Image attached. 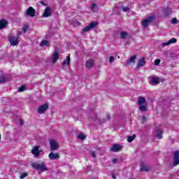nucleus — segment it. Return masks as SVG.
Segmentation results:
<instances>
[{
    "label": "nucleus",
    "mask_w": 179,
    "mask_h": 179,
    "mask_svg": "<svg viewBox=\"0 0 179 179\" xmlns=\"http://www.w3.org/2000/svg\"><path fill=\"white\" fill-rule=\"evenodd\" d=\"M138 103L139 106L138 108L140 111H142V113H145V111H147L148 108H146V99H145V97H138Z\"/></svg>",
    "instance_id": "nucleus-1"
},
{
    "label": "nucleus",
    "mask_w": 179,
    "mask_h": 179,
    "mask_svg": "<svg viewBox=\"0 0 179 179\" xmlns=\"http://www.w3.org/2000/svg\"><path fill=\"white\" fill-rule=\"evenodd\" d=\"M31 166L34 169H36V170H38L39 171H47L48 170V168H47V166H45V164H38L37 162H34L31 164Z\"/></svg>",
    "instance_id": "nucleus-2"
},
{
    "label": "nucleus",
    "mask_w": 179,
    "mask_h": 179,
    "mask_svg": "<svg viewBox=\"0 0 179 179\" xmlns=\"http://www.w3.org/2000/svg\"><path fill=\"white\" fill-rule=\"evenodd\" d=\"M153 20H155V16L151 15V16L148 17L147 19L143 20L142 27H145L146 29V27H148V26H149V24L152 23V22H153Z\"/></svg>",
    "instance_id": "nucleus-3"
},
{
    "label": "nucleus",
    "mask_w": 179,
    "mask_h": 179,
    "mask_svg": "<svg viewBox=\"0 0 179 179\" xmlns=\"http://www.w3.org/2000/svg\"><path fill=\"white\" fill-rule=\"evenodd\" d=\"M97 24H99V22H91L90 24H88L87 27H85L84 29H83V31L84 33L90 31V30H92V29H94V27H96V26H97Z\"/></svg>",
    "instance_id": "nucleus-4"
},
{
    "label": "nucleus",
    "mask_w": 179,
    "mask_h": 179,
    "mask_svg": "<svg viewBox=\"0 0 179 179\" xmlns=\"http://www.w3.org/2000/svg\"><path fill=\"white\" fill-rule=\"evenodd\" d=\"M178 164H179V150H176L173 152V166L176 167V166H178Z\"/></svg>",
    "instance_id": "nucleus-5"
},
{
    "label": "nucleus",
    "mask_w": 179,
    "mask_h": 179,
    "mask_svg": "<svg viewBox=\"0 0 179 179\" xmlns=\"http://www.w3.org/2000/svg\"><path fill=\"white\" fill-rule=\"evenodd\" d=\"M8 41L10 45H17V44H19V38L17 36H9Z\"/></svg>",
    "instance_id": "nucleus-6"
},
{
    "label": "nucleus",
    "mask_w": 179,
    "mask_h": 179,
    "mask_svg": "<svg viewBox=\"0 0 179 179\" xmlns=\"http://www.w3.org/2000/svg\"><path fill=\"white\" fill-rule=\"evenodd\" d=\"M47 110H48V103H45L38 108V113L39 114H44Z\"/></svg>",
    "instance_id": "nucleus-7"
},
{
    "label": "nucleus",
    "mask_w": 179,
    "mask_h": 179,
    "mask_svg": "<svg viewBox=\"0 0 179 179\" xmlns=\"http://www.w3.org/2000/svg\"><path fill=\"white\" fill-rule=\"evenodd\" d=\"M50 16H52V10H51V8L47 7L43 13V17H50Z\"/></svg>",
    "instance_id": "nucleus-8"
},
{
    "label": "nucleus",
    "mask_w": 179,
    "mask_h": 179,
    "mask_svg": "<svg viewBox=\"0 0 179 179\" xmlns=\"http://www.w3.org/2000/svg\"><path fill=\"white\" fill-rule=\"evenodd\" d=\"M25 15H27L28 16H31V17H34V16H36V10H34L33 7H29L27 10Z\"/></svg>",
    "instance_id": "nucleus-9"
},
{
    "label": "nucleus",
    "mask_w": 179,
    "mask_h": 179,
    "mask_svg": "<svg viewBox=\"0 0 179 179\" xmlns=\"http://www.w3.org/2000/svg\"><path fill=\"white\" fill-rule=\"evenodd\" d=\"M50 150L52 152H54V150H57L58 149V143H57L55 140H50Z\"/></svg>",
    "instance_id": "nucleus-10"
},
{
    "label": "nucleus",
    "mask_w": 179,
    "mask_h": 179,
    "mask_svg": "<svg viewBox=\"0 0 179 179\" xmlns=\"http://www.w3.org/2000/svg\"><path fill=\"white\" fill-rule=\"evenodd\" d=\"M121 149H122V147L120 145L114 144L110 148V152H120V150H121Z\"/></svg>",
    "instance_id": "nucleus-11"
},
{
    "label": "nucleus",
    "mask_w": 179,
    "mask_h": 179,
    "mask_svg": "<svg viewBox=\"0 0 179 179\" xmlns=\"http://www.w3.org/2000/svg\"><path fill=\"white\" fill-rule=\"evenodd\" d=\"M49 159H50V160H58V159H59V153L50 152L49 154Z\"/></svg>",
    "instance_id": "nucleus-12"
},
{
    "label": "nucleus",
    "mask_w": 179,
    "mask_h": 179,
    "mask_svg": "<svg viewBox=\"0 0 179 179\" xmlns=\"http://www.w3.org/2000/svg\"><path fill=\"white\" fill-rule=\"evenodd\" d=\"M176 43H177V38H173L166 42L162 43V47H166V45H170V44H174Z\"/></svg>",
    "instance_id": "nucleus-13"
},
{
    "label": "nucleus",
    "mask_w": 179,
    "mask_h": 179,
    "mask_svg": "<svg viewBox=\"0 0 179 179\" xmlns=\"http://www.w3.org/2000/svg\"><path fill=\"white\" fill-rule=\"evenodd\" d=\"M145 64L146 61L145 60V57L141 58L137 63L136 69H138L141 68V66H144Z\"/></svg>",
    "instance_id": "nucleus-14"
},
{
    "label": "nucleus",
    "mask_w": 179,
    "mask_h": 179,
    "mask_svg": "<svg viewBox=\"0 0 179 179\" xmlns=\"http://www.w3.org/2000/svg\"><path fill=\"white\" fill-rule=\"evenodd\" d=\"M38 149L39 148L36 146L31 150V153L32 155H34L35 157H38L40 156V150Z\"/></svg>",
    "instance_id": "nucleus-15"
},
{
    "label": "nucleus",
    "mask_w": 179,
    "mask_h": 179,
    "mask_svg": "<svg viewBox=\"0 0 179 179\" xmlns=\"http://www.w3.org/2000/svg\"><path fill=\"white\" fill-rule=\"evenodd\" d=\"M59 58V53H58V52H54L52 55V63L56 64Z\"/></svg>",
    "instance_id": "nucleus-16"
},
{
    "label": "nucleus",
    "mask_w": 179,
    "mask_h": 179,
    "mask_svg": "<svg viewBox=\"0 0 179 179\" xmlns=\"http://www.w3.org/2000/svg\"><path fill=\"white\" fill-rule=\"evenodd\" d=\"M164 16H170L173 13V10L170 8V7H166L164 9Z\"/></svg>",
    "instance_id": "nucleus-17"
},
{
    "label": "nucleus",
    "mask_w": 179,
    "mask_h": 179,
    "mask_svg": "<svg viewBox=\"0 0 179 179\" xmlns=\"http://www.w3.org/2000/svg\"><path fill=\"white\" fill-rule=\"evenodd\" d=\"M156 136L159 139H162V138H163V130H162V129H156Z\"/></svg>",
    "instance_id": "nucleus-18"
},
{
    "label": "nucleus",
    "mask_w": 179,
    "mask_h": 179,
    "mask_svg": "<svg viewBox=\"0 0 179 179\" xmlns=\"http://www.w3.org/2000/svg\"><path fill=\"white\" fill-rule=\"evenodd\" d=\"M136 59V55H134L127 62V65H130V64H135V60Z\"/></svg>",
    "instance_id": "nucleus-19"
},
{
    "label": "nucleus",
    "mask_w": 179,
    "mask_h": 179,
    "mask_svg": "<svg viewBox=\"0 0 179 179\" xmlns=\"http://www.w3.org/2000/svg\"><path fill=\"white\" fill-rule=\"evenodd\" d=\"M151 83L152 85H159V83H160V79L157 77H152Z\"/></svg>",
    "instance_id": "nucleus-20"
},
{
    "label": "nucleus",
    "mask_w": 179,
    "mask_h": 179,
    "mask_svg": "<svg viewBox=\"0 0 179 179\" xmlns=\"http://www.w3.org/2000/svg\"><path fill=\"white\" fill-rule=\"evenodd\" d=\"M7 24H8V22L6 20H0V30H2V29H5Z\"/></svg>",
    "instance_id": "nucleus-21"
},
{
    "label": "nucleus",
    "mask_w": 179,
    "mask_h": 179,
    "mask_svg": "<svg viewBox=\"0 0 179 179\" xmlns=\"http://www.w3.org/2000/svg\"><path fill=\"white\" fill-rule=\"evenodd\" d=\"M71 64V57L69 55L66 57V59L62 62V65L65 66L67 65V66H69Z\"/></svg>",
    "instance_id": "nucleus-22"
},
{
    "label": "nucleus",
    "mask_w": 179,
    "mask_h": 179,
    "mask_svg": "<svg viewBox=\"0 0 179 179\" xmlns=\"http://www.w3.org/2000/svg\"><path fill=\"white\" fill-rule=\"evenodd\" d=\"M140 170H141V171H145V172H148V171H150V166H148V165H143V164H142L141 166Z\"/></svg>",
    "instance_id": "nucleus-23"
},
{
    "label": "nucleus",
    "mask_w": 179,
    "mask_h": 179,
    "mask_svg": "<svg viewBox=\"0 0 179 179\" xmlns=\"http://www.w3.org/2000/svg\"><path fill=\"white\" fill-rule=\"evenodd\" d=\"M94 66V64L93 63V62H92V60H88L85 65L87 69H90V68H93Z\"/></svg>",
    "instance_id": "nucleus-24"
},
{
    "label": "nucleus",
    "mask_w": 179,
    "mask_h": 179,
    "mask_svg": "<svg viewBox=\"0 0 179 179\" xmlns=\"http://www.w3.org/2000/svg\"><path fill=\"white\" fill-rule=\"evenodd\" d=\"M50 45V42L47 40L42 41L40 43V47H46Z\"/></svg>",
    "instance_id": "nucleus-25"
},
{
    "label": "nucleus",
    "mask_w": 179,
    "mask_h": 179,
    "mask_svg": "<svg viewBox=\"0 0 179 179\" xmlns=\"http://www.w3.org/2000/svg\"><path fill=\"white\" fill-rule=\"evenodd\" d=\"M135 138H136V135L134 134L133 136H129L127 137V142H132L134 141V139H135Z\"/></svg>",
    "instance_id": "nucleus-26"
},
{
    "label": "nucleus",
    "mask_w": 179,
    "mask_h": 179,
    "mask_svg": "<svg viewBox=\"0 0 179 179\" xmlns=\"http://www.w3.org/2000/svg\"><path fill=\"white\" fill-rule=\"evenodd\" d=\"M5 82H6V76L2 75L1 76H0V84L5 83Z\"/></svg>",
    "instance_id": "nucleus-27"
},
{
    "label": "nucleus",
    "mask_w": 179,
    "mask_h": 179,
    "mask_svg": "<svg viewBox=\"0 0 179 179\" xmlns=\"http://www.w3.org/2000/svg\"><path fill=\"white\" fill-rule=\"evenodd\" d=\"M29 174L27 173V172L25 173H21L20 175V179H24L26 178V177L28 176Z\"/></svg>",
    "instance_id": "nucleus-28"
},
{
    "label": "nucleus",
    "mask_w": 179,
    "mask_h": 179,
    "mask_svg": "<svg viewBox=\"0 0 179 179\" xmlns=\"http://www.w3.org/2000/svg\"><path fill=\"white\" fill-rule=\"evenodd\" d=\"M78 138L81 139V141H83V140L86 139V136L83 133H80V134H78Z\"/></svg>",
    "instance_id": "nucleus-29"
},
{
    "label": "nucleus",
    "mask_w": 179,
    "mask_h": 179,
    "mask_svg": "<svg viewBox=\"0 0 179 179\" xmlns=\"http://www.w3.org/2000/svg\"><path fill=\"white\" fill-rule=\"evenodd\" d=\"M26 90V86L24 85H22L20 87L18 88L17 92L19 93L22 92H24V90Z\"/></svg>",
    "instance_id": "nucleus-30"
},
{
    "label": "nucleus",
    "mask_w": 179,
    "mask_h": 179,
    "mask_svg": "<svg viewBox=\"0 0 179 179\" xmlns=\"http://www.w3.org/2000/svg\"><path fill=\"white\" fill-rule=\"evenodd\" d=\"M127 36H128V33H127V32H121L120 33L121 38H127Z\"/></svg>",
    "instance_id": "nucleus-31"
},
{
    "label": "nucleus",
    "mask_w": 179,
    "mask_h": 179,
    "mask_svg": "<svg viewBox=\"0 0 179 179\" xmlns=\"http://www.w3.org/2000/svg\"><path fill=\"white\" fill-rule=\"evenodd\" d=\"M27 30H29V25H24L22 27V31L23 33H27Z\"/></svg>",
    "instance_id": "nucleus-32"
},
{
    "label": "nucleus",
    "mask_w": 179,
    "mask_h": 179,
    "mask_svg": "<svg viewBox=\"0 0 179 179\" xmlns=\"http://www.w3.org/2000/svg\"><path fill=\"white\" fill-rule=\"evenodd\" d=\"M171 23H172V24H177L178 23V20H177V18H176V17H173L171 20Z\"/></svg>",
    "instance_id": "nucleus-33"
},
{
    "label": "nucleus",
    "mask_w": 179,
    "mask_h": 179,
    "mask_svg": "<svg viewBox=\"0 0 179 179\" xmlns=\"http://www.w3.org/2000/svg\"><path fill=\"white\" fill-rule=\"evenodd\" d=\"M160 64V59H157L155 60V63L154 65H155L156 66H158V65Z\"/></svg>",
    "instance_id": "nucleus-34"
},
{
    "label": "nucleus",
    "mask_w": 179,
    "mask_h": 179,
    "mask_svg": "<svg viewBox=\"0 0 179 179\" xmlns=\"http://www.w3.org/2000/svg\"><path fill=\"white\" fill-rule=\"evenodd\" d=\"M97 8V5L96 3H92L91 6V9L94 12V8Z\"/></svg>",
    "instance_id": "nucleus-35"
},
{
    "label": "nucleus",
    "mask_w": 179,
    "mask_h": 179,
    "mask_svg": "<svg viewBox=\"0 0 179 179\" xmlns=\"http://www.w3.org/2000/svg\"><path fill=\"white\" fill-rule=\"evenodd\" d=\"M130 10L129 7H123L122 8L123 12H128V10Z\"/></svg>",
    "instance_id": "nucleus-36"
},
{
    "label": "nucleus",
    "mask_w": 179,
    "mask_h": 179,
    "mask_svg": "<svg viewBox=\"0 0 179 179\" xmlns=\"http://www.w3.org/2000/svg\"><path fill=\"white\" fill-rule=\"evenodd\" d=\"M114 59H115L114 57L110 56L109 57V62H110V64H111L112 62H114Z\"/></svg>",
    "instance_id": "nucleus-37"
},
{
    "label": "nucleus",
    "mask_w": 179,
    "mask_h": 179,
    "mask_svg": "<svg viewBox=\"0 0 179 179\" xmlns=\"http://www.w3.org/2000/svg\"><path fill=\"white\" fill-rule=\"evenodd\" d=\"M110 120V114L107 113L106 114V120H103V122H106V121Z\"/></svg>",
    "instance_id": "nucleus-38"
},
{
    "label": "nucleus",
    "mask_w": 179,
    "mask_h": 179,
    "mask_svg": "<svg viewBox=\"0 0 179 179\" xmlns=\"http://www.w3.org/2000/svg\"><path fill=\"white\" fill-rule=\"evenodd\" d=\"M91 156H92V157H94V159H96V152H92V153H91Z\"/></svg>",
    "instance_id": "nucleus-39"
},
{
    "label": "nucleus",
    "mask_w": 179,
    "mask_h": 179,
    "mask_svg": "<svg viewBox=\"0 0 179 179\" xmlns=\"http://www.w3.org/2000/svg\"><path fill=\"white\" fill-rule=\"evenodd\" d=\"M20 124L21 126H23L24 124V122L23 121V120L20 119Z\"/></svg>",
    "instance_id": "nucleus-40"
},
{
    "label": "nucleus",
    "mask_w": 179,
    "mask_h": 179,
    "mask_svg": "<svg viewBox=\"0 0 179 179\" xmlns=\"http://www.w3.org/2000/svg\"><path fill=\"white\" fill-rule=\"evenodd\" d=\"M117 162H118V159L117 158L113 159V164H115V163H117Z\"/></svg>",
    "instance_id": "nucleus-41"
},
{
    "label": "nucleus",
    "mask_w": 179,
    "mask_h": 179,
    "mask_svg": "<svg viewBox=\"0 0 179 179\" xmlns=\"http://www.w3.org/2000/svg\"><path fill=\"white\" fill-rule=\"evenodd\" d=\"M40 3L43 6H47V3H45L44 1H40Z\"/></svg>",
    "instance_id": "nucleus-42"
},
{
    "label": "nucleus",
    "mask_w": 179,
    "mask_h": 179,
    "mask_svg": "<svg viewBox=\"0 0 179 179\" xmlns=\"http://www.w3.org/2000/svg\"><path fill=\"white\" fill-rule=\"evenodd\" d=\"M111 176L113 179H117V177H115V175H114V173H112Z\"/></svg>",
    "instance_id": "nucleus-43"
},
{
    "label": "nucleus",
    "mask_w": 179,
    "mask_h": 179,
    "mask_svg": "<svg viewBox=\"0 0 179 179\" xmlns=\"http://www.w3.org/2000/svg\"><path fill=\"white\" fill-rule=\"evenodd\" d=\"M141 118L142 121H146V116H143Z\"/></svg>",
    "instance_id": "nucleus-44"
},
{
    "label": "nucleus",
    "mask_w": 179,
    "mask_h": 179,
    "mask_svg": "<svg viewBox=\"0 0 179 179\" xmlns=\"http://www.w3.org/2000/svg\"><path fill=\"white\" fill-rule=\"evenodd\" d=\"M18 36H22V31H17Z\"/></svg>",
    "instance_id": "nucleus-45"
},
{
    "label": "nucleus",
    "mask_w": 179,
    "mask_h": 179,
    "mask_svg": "<svg viewBox=\"0 0 179 179\" xmlns=\"http://www.w3.org/2000/svg\"><path fill=\"white\" fill-rule=\"evenodd\" d=\"M0 141H1V134H0Z\"/></svg>",
    "instance_id": "nucleus-46"
}]
</instances>
